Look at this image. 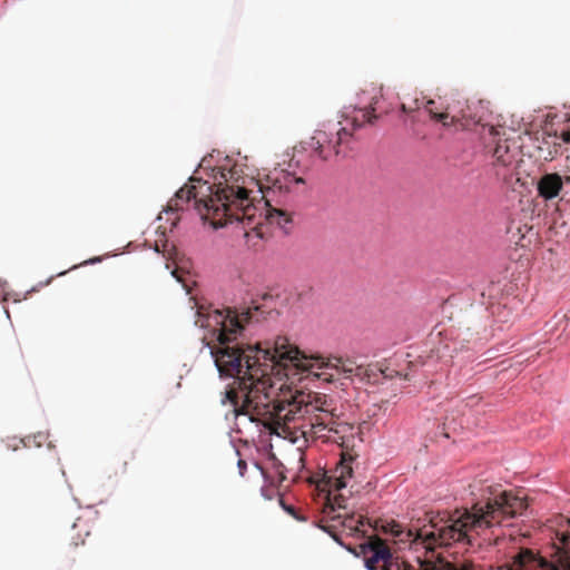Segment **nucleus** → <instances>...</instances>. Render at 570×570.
Instances as JSON below:
<instances>
[{
  "label": "nucleus",
  "mask_w": 570,
  "mask_h": 570,
  "mask_svg": "<svg viewBox=\"0 0 570 570\" xmlns=\"http://www.w3.org/2000/svg\"><path fill=\"white\" fill-rule=\"evenodd\" d=\"M170 274H171V276H173V277H175V278L177 279V282L183 283V281H181V279H180V277L178 276V274H177V271H176V269L171 271V273H170Z\"/></svg>",
  "instance_id": "obj_20"
},
{
  "label": "nucleus",
  "mask_w": 570,
  "mask_h": 570,
  "mask_svg": "<svg viewBox=\"0 0 570 570\" xmlns=\"http://www.w3.org/2000/svg\"><path fill=\"white\" fill-rule=\"evenodd\" d=\"M214 157V154L204 157L198 168L206 171L217 184L219 197L223 202L222 206H235L237 213L230 214L225 208L224 220L213 222V228L219 229L235 224L236 235H242L248 247L255 246L256 240L267 237L269 225H276L285 235H288L293 224L288 214L276 208H269L263 215L262 210L252 205L250 194L254 189L256 188L257 193H264L262 184L254 177L244 176L238 164L228 167L229 156L225 157L226 165L213 166Z\"/></svg>",
  "instance_id": "obj_3"
},
{
  "label": "nucleus",
  "mask_w": 570,
  "mask_h": 570,
  "mask_svg": "<svg viewBox=\"0 0 570 570\" xmlns=\"http://www.w3.org/2000/svg\"><path fill=\"white\" fill-rule=\"evenodd\" d=\"M563 188V176L558 173H544L535 180L538 196L543 200L557 198Z\"/></svg>",
  "instance_id": "obj_7"
},
{
  "label": "nucleus",
  "mask_w": 570,
  "mask_h": 570,
  "mask_svg": "<svg viewBox=\"0 0 570 570\" xmlns=\"http://www.w3.org/2000/svg\"><path fill=\"white\" fill-rule=\"evenodd\" d=\"M257 469H259L262 471V473H264L263 469L259 466L258 463L255 464ZM265 476V474H263Z\"/></svg>",
  "instance_id": "obj_26"
},
{
  "label": "nucleus",
  "mask_w": 570,
  "mask_h": 570,
  "mask_svg": "<svg viewBox=\"0 0 570 570\" xmlns=\"http://www.w3.org/2000/svg\"><path fill=\"white\" fill-rule=\"evenodd\" d=\"M67 273V271L60 272L57 274V276H63Z\"/></svg>",
  "instance_id": "obj_25"
},
{
  "label": "nucleus",
  "mask_w": 570,
  "mask_h": 570,
  "mask_svg": "<svg viewBox=\"0 0 570 570\" xmlns=\"http://www.w3.org/2000/svg\"><path fill=\"white\" fill-rule=\"evenodd\" d=\"M7 286V281L0 279V288L4 289Z\"/></svg>",
  "instance_id": "obj_22"
},
{
  "label": "nucleus",
  "mask_w": 570,
  "mask_h": 570,
  "mask_svg": "<svg viewBox=\"0 0 570 570\" xmlns=\"http://www.w3.org/2000/svg\"><path fill=\"white\" fill-rule=\"evenodd\" d=\"M48 434L43 432H38L35 435H29L24 439H21L20 442L23 443L24 446H29L33 443L36 446H41L42 442L47 439Z\"/></svg>",
  "instance_id": "obj_9"
},
{
  "label": "nucleus",
  "mask_w": 570,
  "mask_h": 570,
  "mask_svg": "<svg viewBox=\"0 0 570 570\" xmlns=\"http://www.w3.org/2000/svg\"><path fill=\"white\" fill-rule=\"evenodd\" d=\"M104 256H95L89 259H87L82 265H95L98 263H101L104 261Z\"/></svg>",
  "instance_id": "obj_15"
},
{
  "label": "nucleus",
  "mask_w": 570,
  "mask_h": 570,
  "mask_svg": "<svg viewBox=\"0 0 570 570\" xmlns=\"http://www.w3.org/2000/svg\"><path fill=\"white\" fill-rule=\"evenodd\" d=\"M547 570H570V559L561 560L558 563H548Z\"/></svg>",
  "instance_id": "obj_12"
},
{
  "label": "nucleus",
  "mask_w": 570,
  "mask_h": 570,
  "mask_svg": "<svg viewBox=\"0 0 570 570\" xmlns=\"http://www.w3.org/2000/svg\"><path fill=\"white\" fill-rule=\"evenodd\" d=\"M324 532H326L330 537L335 532L333 527L331 525H321L320 527Z\"/></svg>",
  "instance_id": "obj_18"
},
{
  "label": "nucleus",
  "mask_w": 570,
  "mask_h": 570,
  "mask_svg": "<svg viewBox=\"0 0 570 570\" xmlns=\"http://www.w3.org/2000/svg\"><path fill=\"white\" fill-rule=\"evenodd\" d=\"M561 138L563 142L570 144V127L567 130H562Z\"/></svg>",
  "instance_id": "obj_17"
},
{
  "label": "nucleus",
  "mask_w": 570,
  "mask_h": 570,
  "mask_svg": "<svg viewBox=\"0 0 570 570\" xmlns=\"http://www.w3.org/2000/svg\"><path fill=\"white\" fill-rule=\"evenodd\" d=\"M480 108L483 110L484 106L482 105V101H480Z\"/></svg>",
  "instance_id": "obj_27"
},
{
  "label": "nucleus",
  "mask_w": 570,
  "mask_h": 570,
  "mask_svg": "<svg viewBox=\"0 0 570 570\" xmlns=\"http://www.w3.org/2000/svg\"><path fill=\"white\" fill-rule=\"evenodd\" d=\"M279 504L282 507V509L288 513L289 515H292L293 518H295L296 520L298 521H304L305 519L297 512V510L295 509V507L291 505V504H287L283 498H279Z\"/></svg>",
  "instance_id": "obj_10"
},
{
  "label": "nucleus",
  "mask_w": 570,
  "mask_h": 570,
  "mask_svg": "<svg viewBox=\"0 0 570 570\" xmlns=\"http://www.w3.org/2000/svg\"><path fill=\"white\" fill-rule=\"evenodd\" d=\"M263 299H264V301L272 299V295H269V294L265 293V294L263 295Z\"/></svg>",
  "instance_id": "obj_23"
},
{
  "label": "nucleus",
  "mask_w": 570,
  "mask_h": 570,
  "mask_svg": "<svg viewBox=\"0 0 570 570\" xmlns=\"http://www.w3.org/2000/svg\"><path fill=\"white\" fill-rule=\"evenodd\" d=\"M261 494L268 500L272 499V497L267 494V491L264 487L261 489Z\"/></svg>",
  "instance_id": "obj_19"
},
{
  "label": "nucleus",
  "mask_w": 570,
  "mask_h": 570,
  "mask_svg": "<svg viewBox=\"0 0 570 570\" xmlns=\"http://www.w3.org/2000/svg\"><path fill=\"white\" fill-rule=\"evenodd\" d=\"M350 519V523L347 524L350 528L365 527L368 524L367 518L363 514H353Z\"/></svg>",
  "instance_id": "obj_11"
},
{
  "label": "nucleus",
  "mask_w": 570,
  "mask_h": 570,
  "mask_svg": "<svg viewBox=\"0 0 570 570\" xmlns=\"http://www.w3.org/2000/svg\"><path fill=\"white\" fill-rule=\"evenodd\" d=\"M208 193H213V186L208 181H204L199 189L194 184L184 185L176 191L164 212L175 214L193 208L200 219L205 220L206 215L215 210L212 200L205 198Z\"/></svg>",
  "instance_id": "obj_5"
},
{
  "label": "nucleus",
  "mask_w": 570,
  "mask_h": 570,
  "mask_svg": "<svg viewBox=\"0 0 570 570\" xmlns=\"http://www.w3.org/2000/svg\"><path fill=\"white\" fill-rule=\"evenodd\" d=\"M4 313H6L7 318H10V313L7 308H4Z\"/></svg>",
  "instance_id": "obj_24"
},
{
  "label": "nucleus",
  "mask_w": 570,
  "mask_h": 570,
  "mask_svg": "<svg viewBox=\"0 0 570 570\" xmlns=\"http://www.w3.org/2000/svg\"><path fill=\"white\" fill-rule=\"evenodd\" d=\"M237 468H238V473L240 476H244L245 475V472L247 470V463L245 460L243 459H238L237 461Z\"/></svg>",
  "instance_id": "obj_14"
},
{
  "label": "nucleus",
  "mask_w": 570,
  "mask_h": 570,
  "mask_svg": "<svg viewBox=\"0 0 570 570\" xmlns=\"http://www.w3.org/2000/svg\"><path fill=\"white\" fill-rule=\"evenodd\" d=\"M53 279V276L49 277L47 281L45 282H40L37 286L30 288L29 291L26 292L23 298L27 297L28 294L30 293H33V292H37L39 287H42V286H46V285H49L51 283V281Z\"/></svg>",
  "instance_id": "obj_13"
},
{
  "label": "nucleus",
  "mask_w": 570,
  "mask_h": 570,
  "mask_svg": "<svg viewBox=\"0 0 570 570\" xmlns=\"http://www.w3.org/2000/svg\"><path fill=\"white\" fill-rule=\"evenodd\" d=\"M364 554V567L366 570H390L393 562V554L386 547L375 548L371 543L362 546Z\"/></svg>",
  "instance_id": "obj_6"
},
{
  "label": "nucleus",
  "mask_w": 570,
  "mask_h": 570,
  "mask_svg": "<svg viewBox=\"0 0 570 570\" xmlns=\"http://www.w3.org/2000/svg\"><path fill=\"white\" fill-rule=\"evenodd\" d=\"M434 100L415 98L412 105L386 102L382 89L371 87L356 95L354 105L344 106L337 121L322 122L308 141H301L292 151L286 150L267 176L273 190L293 193L305 185L303 175L317 161L352 156L356 147L354 132L365 125H373L383 114L395 109L403 116L410 115L415 121L426 118L440 124L449 132L460 134L458 139L468 140L472 149L492 158L491 175L503 184L513 179L514 154L508 141L510 137L500 124L494 125L481 115L472 112L469 106L462 117L440 111Z\"/></svg>",
  "instance_id": "obj_1"
},
{
  "label": "nucleus",
  "mask_w": 570,
  "mask_h": 570,
  "mask_svg": "<svg viewBox=\"0 0 570 570\" xmlns=\"http://www.w3.org/2000/svg\"><path fill=\"white\" fill-rule=\"evenodd\" d=\"M404 570H414V569H413V568H406V569H404Z\"/></svg>",
  "instance_id": "obj_28"
},
{
  "label": "nucleus",
  "mask_w": 570,
  "mask_h": 570,
  "mask_svg": "<svg viewBox=\"0 0 570 570\" xmlns=\"http://www.w3.org/2000/svg\"><path fill=\"white\" fill-rule=\"evenodd\" d=\"M564 184H569V185H570V175H566V176L563 177V185H564Z\"/></svg>",
  "instance_id": "obj_21"
},
{
  "label": "nucleus",
  "mask_w": 570,
  "mask_h": 570,
  "mask_svg": "<svg viewBox=\"0 0 570 570\" xmlns=\"http://www.w3.org/2000/svg\"><path fill=\"white\" fill-rule=\"evenodd\" d=\"M568 121L570 122V118L568 119Z\"/></svg>",
  "instance_id": "obj_29"
},
{
  "label": "nucleus",
  "mask_w": 570,
  "mask_h": 570,
  "mask_svg": "<svg viewBox=\"0 0 570 570\" xmlns=\"http://www.w3.org/2000/svg\"><path fill=\"white\" fill-rule=\"evenodd\" d=\"M252 304L254 312L249 307L243 311L224 307L207 312L198 308L195 324L206 330L217 343L215 348L208 343L206 346L210 348L219 377L233 379L237 384L242 406H235V419L244 417L249 423H255L261 431L256 444L257 451L279 471L283 464L273 452L271 438L273 435L281 438V434L277 431H271L262 421L263 416L271 413L265 379L279 366L299 374V382L308 380L331 383L334 381L335 373H351L352 370H342L337 363L320 355H307L285 338H279L273 350L262 347L257 342L254 344L238 342L239 338L253 334L250 327L263 314L254 299Z\"/></svg>",
  "instance_id": "obj_2"
},
{
  "label": "nucleus",
  "mask_w": 570,
  "mask_h": 570,
  "mask_svg": "<svg viewBox=\"0 0 570 570\" xmlns=\"http://www.w3.org/2000/svg\"><path fill=\"white\" fill-rule=\"evenodd\" d=\"M337 471L340 472V476L337 480V488H340V489L346 488L347 480L353 476L352 466L344 460L341 462L340 466L337 468Z\"/></svg>",
  "instance_id": "obj_8"
},
{
  "label": "nucleus",
  "mask_w": 570,
  "mask_h": 570,
  "mask_svg": "<svg viewBox=\"0 0 570 570\" xmlns=\"http://www.w3.org/2000/svg\"><path fill=\"white\" fill-rule=\"evenodd\" d=\"M331 538H332L336 543H338L341 547H343V548L347 549L348 551H351V550H350V549L344 544V542L342 541L341 537L337 534V532H336V531L331 535Z\"/></svg>",
  "instance_id": "obj_16"
},
{
  "label": "nucleus",
  "mask_w": 570,
  "mask_h": 570,
  "mask_svg": "<svg viewBox=\"0 0 570 570\" xmlns=\"http://www.w3.org/2000/svg\"><path fill=\"white\" fill-rule=\"evenodd\" d=\"M514 504L522 505L518 499L510 502L503 498H489L484 502H476L473 505V511H464L460 514L454 523L455 532L459 539H463L468 531L481 528L491 527L490 519H494L499 513L513 515L515 514Z\"/></svg>",
  "instance_id": "obj_4"
}]
</instances>
